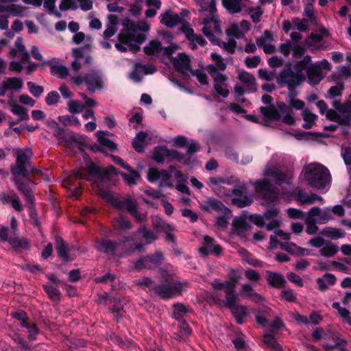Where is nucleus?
Here are the masks:
<instances>
[{
    "label": "nucleus",
    "mask_w": 351,
    "mask_h": 351,
    "mask_svg": "<svg viewBox=\"0 0 351 351\" xmlns=\"http://www.w3.org/2000/svg\"><path fill=\"white\" fill-rule=\"evenodd\" d=\"M201 208L206 211H211L214 210L218 213H230V210L224 206V204L215 199V198H208L207 200L204 201L202 205Z\"/></svg>",
    "instance_id": "c85d7f7f"
},
{
    "label": "nucleus",
    "mask_w": 351,
    "mask_h": 351,
    "mask_svg": "<svg viewBox=\"0 0 351 351\" xmlns=\"http://www.w3.org/2000/svg\"><path fill=\"white\" fill-rule=\"evenodd\" d=\"M240 278L241 274L238 271L232 269L228 274V280L225 281L214 280L211 283L215 291L213 294L217 295L219 291H223L225 296L229 295L230 298H234L236 285ZM229 300H230V299Z\"/></svg>",
    "instance_id": "f8f14e48"
},
{
    "label": "nucleus",
    "mask_w": 351,
    "mask_h": 351,
    "mask_svg": "<svg viewBox=\"0 0 351 351\" xmlns=\"http://www.w3.org/2000/svg\"><path fill=\"white\" fill-rule=\"evenodd\" d=\"M27 87L29 88V92L36 97H38L43 93V88L41 86L37 85L36 84L28 82Z\"/></svg>",
    "instance_id": "69168bd1"
},
{
    "label": "nucleus",
    "mask_w": 351,
    "mask_h": 351,
    "mask_svg": "<svg viewBox=\"0 0 351 351\" xmlns=\"http://www.w3.org/2000/svg\"><path fill=\"white\" fill-rule=\"evenodd\" d=\"M43 0H42V2ZM56 0H44L43 7L51 15H53L57 18H61L62 14L56 8Z\"/></svg>",
    "instance_id": "8fccbe9b"
},
{
    "label": "nucleus",
    "mask_w": 351,
    "mask_h": 351,
    "mask_svg": "<svg viewBox=\"0 0 351 351\" xmlns=\"http://www.w3.org/2000/svg\"><path fill=\"white\" fill-rule=\"evenodd\" d=\"M160 18V22H183L180 21L178 13L173 12L171 9H168L161 14Z\"/></svg>",
    "instance_id": "3c124183"
},
{
    "label": "nucleus",
    "mask_w": 351,
    "mask_h": 351,
    "mask_svg": "<svg viewBox=\"0 0 351 351\" xmlns=\"http://www.w3.org/2000/svg\"><path fill=\"white\" fill-rule=\"evenodd\" d=\"M23 86V82L21 78L8 77L0 84V96L5 95L8 91H19Z\"/></svg>",
    "instance_id": "a878e982"
},
{
    "label": "nucleus",
    "mask_w": 351,
    "mask_h": 351,
    "mask_svg": "<svg viewBox=\"0 0 351 351\" xmlns=\"http://www.w3.org/2000/svg\"><path fill=\"white\" fill-rule=\"evenodd\" d=\"M308 217H311L312 219L317 223H326L329 219L327 210H322L318 207H313L307 214Z\"/></svg>",
    "instance_id": "2f4dec72"
},
{
    "label": "nucleus",
    "mask_w": 351,
    "mask_h": 351,
    "mask_svg": "<svg viewBox=\"0 0 351 351\" xmlns=\"http://www.w3.org/2000/svg\"><path fill=\"white\" fill-rule=\"evenodd\" d=\"M279 210L276 208L267 210L263 215H251L249 219L258 226H263L266 225L267 229L271 230L278 228L280 225L279 221L277 219Z\"/></svg>",
    "instance_id": "dca6fc26"
},
{
    "label": "nucleus",
    "mask_w": 351,
    "mask_h": 351,
    "mask_svg": "<svg viewBox=\"0 0 351 351\" xmlns=\"http://www.w3.org/2000/svg\"><path fill=\"white\" fill-rule=\"evenodd\" d=\"M332 307L337 310L338 314L342 320L351 326V313L346 308L341 306L338 302H334Z\"/></svg>",
    "instance_id": "de8ad7c7"
},
{
    "label": "nucleus",
    "mask_w": 351,
    "mask_h": 351,
    "mask_svg": "<svg viewBox=\"0 0 351 351\" xmlns=\"http://www.w3.org/2000/svg\"><path fill=\"white\" fill-rule=\"evenodd\" d=\"M311 62V57L305 56L302 60L297 62L293 66L287 64L283 70L276 77L277 82L281 86H286L289 92L300 86L306 79L303 71Z\"/></svg>",
    "instance_id": "423d86ee"
},
{
    "label": "nucleus",
    "mask_w": 351,
    "mask_h": 351,
    "mask_svg": "<svg viewBox=\"0 0 351 351\" xmlns=\"http://www.w3.org/2000/svg\"><path fill=\"white\" fill-rule=\"evenodd\" d=\"M343 88V82L339 80L336 75H333L330 78V96L339 95Z\"/></svg>",
    "instance_id": "49530a36"
},
{
    "label": "nucleus",
    "mask_w": 351,
    "mask_h": 351,
    "mask_svg": "<svg viewBox=\"0 0 351 351\" xmlns=\"http://www.w3.org/2000/svg\"><path fill=\"white\" fill-rule=\"evenodd\" d=\"M222 5L230 14H237L242 11V0H222Z\"/></svg>",
    "instance_id": "4c0bfd02"
},
{
    "label": "nucleus",
    "mask_w": 351,
    "mask_h": 351,
    "mask_svg": "<svg viewBox=\"0 0 351 351\" xmlns=\"http://www.w3.org/2000/svg\"><path fill=\"white\" fill-rule=\"evenodd\" d=\"M147 138V134L145 132H141L137 134L132 142L133 147L136 151L138 152H143Z\"/></svg>",
    "instance_id": "a18cd8bd"
},
{
    "label": "nucleus",
    "mask_w": 351,
    "mask_h": 351,
    "mask_svg": "<svg viewBox=\"0 0 351 351\" xmlns=\"http://www.w3.org/2000/svg\"><path fill=\"white\" fill-rule=\"evenodd\" d=\"M171 62L178 72L187 75L193 73L189 57L184 53H179L177 57L171 60Z\"/></svg>",
    "instance_id": "b1692460"
},
{
    "label": "nucleus",
    "mask_w": 351,
    "mask_h": 351,
    "mask_svg": "<svg viewBox=\"0 0 351 351\" xmlns=\"http://www.w3.org/2000/svg\"><path fill=\"white\" fill-rule=\"evenodd\" d=\"M199 252L204 255L209 254L219 255L221 252V248L219 245L216 244L213 238L209 236H204L203 246L199 249Z\"/></svg>",
    "instance_id": "c756f323"
},
{
    "label": "nucleus",
    "mask_w": 351,
    "mask_h": 351,
    "mask_svg": "<svg viewBox=\"0 0 351 351\" xmlns=\"http://www.w3.org/2000/svg\"><path fill=\"white\" fill-rule=\"evenodd\" d=\"M60 99V95L57 91H51L48 93L45 98V102L49 106L56 104Z\"/></svg>",
    "instance_id": "774afa93"
},
{
    "label": "nucleus",
    "mask_w": 351,
    "mask_h": 351,
    "mask_svg": "<svg viewBox=\"0 0 351 351\" xmlns=\"http://www.w3.org/2000/svg\"><path fill=\"white\" fill-rule=\"evenodd\" d=\"M56 248L59 256H60L64 261H69L71 258H69V250L64 243V241L60 237L56 238Z\"/></svg>",
    "instance_id": "79ce46f5"
},
{
    "label": "nucleus",
    "mask_w": 351,
    "mask_h": 351,
    "mask_svg": "<svg viewBox=\"0 0 351 351\" xmlns=\"http://www.w3.org/2000/svg\"><path fill=\"white\" fill-rule=\"evenodd\" d=\"M125 241V237H124L121 243H116L109 239H103L96 242L95 247L98 251L104 252L108 256H121L131 253V252L127 251L130 246L129 245L128 246L124 245Z\"/></svg>",
    "instance_id": "2eb2a0df"
},
{
    "label": "nucleus",
    "mask_w": 351,
    "mask_h": 351,
    "mask_svg": "<svg viewBox=\"0 0 351 351\" xmlns=\"http://www.w3.org/2000/svg\"><path fill=\"white\" fill-rule=\"evenodd\" d=\"M128 171H130L129 174L121 173V176L128 185L131 186L136 184L137 180L140 178L139 173L136 171H134L132 167L131 170Z\"/></svg>",
    "instance_id": "864d4df0"
},
{
    "label": "nucleus",
    "mask_w": 351,
    "mask_h": 351,
    "mask_svg": "<svg viewBox=\"0 0 351 351\" xmlns=\"http://www.w3.org/2000/svg\"><path fill=\"white\" fill-rule=\"evenodd\" d=\"M172 174L178 183L186 182L184 176L180 171L177 170L174 166L169 167V171L167 170L159 171L156 168L150 167L147 171V180L150 182H159L160 187L173 188Z\"/></svg>",
    "instance_id": "6e6552de"
},
{
    "label": "nucleus",
    "mask_w": 351,
    "mask_h": 351,
    "mask_svg": "<svg viewBox=\"0 0 351 351\" xmlns=\"http://www.w3.org/2000/svg\"><path fill=\"white\" fill-rule=\"evenodd\" d=\"M335 110H330V121L337 119L343 124H349L351 119V104H342L337 101L333 102Z\"/></svg>",
    "instance_id": "f3484780"
},
{
    "label": "nucleus",
    "mask_w": 351,
    "mask_h": 351,
    "mask_svg": "<svg viewBox=\"0 0 351 351\" xmlns=\"http://www.w3.org/2000/svg\"><path fill=\"white\" fill-rule=\"evenodd\" d=\"M123 29L119 34V43L116 49L121 52L129 50L136 52L140 45L146 38V34L150 29L149 23H121Z\"/></svg>",
    "instance_id": "39448f33"
},
{
    "label": "nucleus",
    "mask_w": 351,
    "mask_h": 351,
    "mask_svg": "<svg viewBox=\"0 0 351 351\" xmlns=\"http://www.w3.org/2000/svg\"><path fill=\"white\" fill-rule=\"evenodd\" d=\"M250 228V226L247 223L245 218L243 217H237L232 221V233L237 235H242Z\"/></svg>",
    "instance_id": "473e14b6"
},
{
    "label": "nucleus",
    "mask_w": 351,
    "mask_h": 351,
    "mask_svg": "<svg viewBox=\"0 0 351 351\" xmlns=\"http://www.w3.org/2000/svg\"><path fill=\"white\" fill-rule=\"evenodd\" d=\"M162 276L165 283L157 285L156 288H154V293L162 298H171L180 294L184 287L186 286L185 282H174L169 276L165 274H162Z\"/></svg>",
    "instance_id": "4468645a"
},
{
    "label": "nucleus",
    "mask_w": 351,
    "mask_h": 351,
    "mask_svg": "<svg viewBox=\"0 0 351 351\" xmlns=\"http://www.w3.org/2000/svg\"><path fill=\"white\" fill-rule=\"evenodd\" d=\"M26 8L18 4H10L0 6V12H2L0 16V22H8V18L23 17L25 15Z\"/></svg>",
    "instance_id": "5701e85b"
},
{
    "label": "nucleus",
    "mask_w": 351,
    "mask_h": 351,
    "mask_svg": "<svg viewBox=\"0 0 351 351\" xmlns=\"http://www.w3.org/2000/svg\"><path fill=\"white\" fill-rule=\"evenodd\" d=\"M311 246L315 247H323L321 250V254L324 256L328 257L329 256V243L328 241L325 240L322 237L317 236L315 238H313L309 241Z\"/></svg>",
    "instance_id": "c9c22d12"
},
{
    "label": "nucleus",
    "mask_w": 351,
    "mask_h": 351,
    "mask_svg": "<svg viewBox=\"0 0 351 351\" xmlns=\"http://www.w3.org/2000/svg\"><path fill=\"white\" fill-rule=\"evenodd\" d=\"M321 199L319 196L313 193L308 194L302 191H299L298 193V200L302 204H311Z\"/></svg>",
    "instance_id": "c03bdc74"
},
{
    "label": "nucleus",
    "mask_w": 351,
    "mask_h": 351,
    "mask_svg": "<svg viewBox=\"0 0 351 351\" xmlns=\"http://www.w3.org/2000/svg\"><path fill=\"white\" fill-rule=\"evenodd\" d=\"M51 73L53 75L63 78L68 75V69L66 66L62 65H53L51 66Z\"/></svg>",
    "instance_id": "0e129e2a"
},
{
    "label": "nucleus",
    "mask_w": 351,
    "mask_h": 351,
    "mask_svg": "<svg viewBox=\"0 0 351 351\" xmlns=\"http://www.w3.org/2000/svg\"><path fill=\"white\" fill-rule=\"evenodd\" d=\"M8 104L10 107L11 112L18 116L20 121L27 120L29 119V115L23 106L19 105L16 100L11 98L8 100Z\"/></svg>",
    "instance_id": "f704fd0d"
},
{
    "label": "nucleus",
    "mask_w": 351,
    "mask_h": 351,
    "mask_svg": "<svg viewBox=\"0 0 351 351\" xmlns=\"http://www.w3.org/2000/svg\"><path fill=\"white\" fill-rule=\"evenodd\" d=\"M260 112L267 124L272 120H280L287 125H293L295 121L292 110L282 102L278 104L276 108L272 106L261 107Z\"/></svg>",
    "instance_id": "9d476101"
},
{
    "label": "nucleus",
    "mask_w": 351,
    "mask_h": 351,
    "mask_svg": "<svg viewBox=\"0 0 351 351\" xmlns=\"http://www.w3.org/2000/svg\"><path fill=\"white\" fill-rule=\"evenodd\" d=\"M206 9L210 12L211 16L204 19L202 22H219L215 14L217 12L215 0H211Z\"/></svg>",
    "instance_id": "13d9d810"
},
{
    "label": "nucleus",
    "mask_w": 351,
    "mask_h": 351,
    "mask_svg": "<svg viewBox=\"0 0 351 351\" xmlns=\"http://www.w3.org/2000/svg\"><path fill=\"white\" fill-rule=\"evenodd\" d=\"M71 80L75 84L78 86L85 83L88 90L90 93L101 90L104 86L103 77L100 71L96 70L92 71L85 76H72Z\"/></svg>",
    "instance_id": "ddd939ff"
},
{
    "label": "nucleus",
    "mask_w": 351,
    "mask_h": 351,
    "mask_svg": "<svg viewBox=\"0 0 351 351\" xmlns=\"http://www.w3.org/2000/svg\"><path fill=\"white\" fill-rule=\"evenodd\" d=\"M10 53L14 57L20 56L23 61H28L29 60V54L25 50L23 40L21 38H17L15 41V47L12 49Z\"/></svg>",
    "instance_id": "72a5a7b5"
},
{
    "label": "nucleus",
    "mask_w": 351,
    "mask_h": 351,
    "mask_svg": "<svg viewBox=\"0 0 351 351\" xmlns=\"http://www.w3.org/2000/svg\"><path fill=\"white\" fill-rule=\"evenodd\" d=\"M346 59L348 61V64L339 67L337 72L335 74L336 78L342 82L351 75V56H347Z\"/></svg>",
    "instance_id": "a19ab883"
},
{
    "label": "nucleus",
    "mask_w": 351,
    "mask_h": 351,
    "mask_svg": "<svg viewBox=\"0 0 351 351\" xmlns=\"http://www.w3.org/2000/svg\"><path fill=\"white\" fill-rule=\"evenodd\" d=\"M152 226L157 232H163L166 234V240L169 242H174L173 232L175 228L167 223L165 221L158 217L152 219Z\"/></svg>",
    "instance_id": "393cba45"
},
{
    "label": "nucleus",
    "mask_w": 351,
    "mask_h": 351,
    "mask_svg": "<svg viewBox=\"0 0 351 351\" xmlns=\"http://www.w3.org/2000/svg\"><path fill=\"white\" fill-rule=\"evenodd\" d=\"M239 79L241 84L234 87L235 93L241 96L245 92H254L256 90L254 77L245 71H241L239 74Z\"/></svg>",
    "instance_id": "6ab92c4d"
},
{
    "label": "nucleus",
    "mask_w": 351,
    "mask_h": 351,
    "mask_svg": "<svg viewBox=\"0 0 351 351\" xmlns=\"http://www.w3.org/2000/svg\"><path fill=\"white\" fill-rule=\"evenodd\" d=\"M182 24L183 25L182 27V31L185 34L186 38L193 43V46H195V44H198L201 46H204L206 45V41L202 36L195 34L193 29L189 27L186 23Z\"/></svg>",
    "instance_id": "7c9ffc66"
},
{
    "label": "nucleus",
    "mask_w": 351,
    "mask_h": 351,
    "mask_svg": "<svg viewBox=\"0 0 351 351\" xmlns=\"http://www.w3.org/2000/svg\"><path fill=\"white\" fill-rule=\"evenodd\" d=\"M328 169L317 162H311L305 166L302 171L304 180L312 187L323 189L327 183Z\"/></svg>",
    "instance_id": "1a4fd4ad"
},
{
    "label": "nucleus",
    "mask_w": 351,
    "mask_h": 351,
    "mask_svg": "<svg viewBox=\"0 0 351 351\" xmlns=\"http://www.w3.org/2000/svg\"><path fill=\"white\" fill-rule=\"evenodd\" d=\"M274 42L272 34L270 32L267 30L264 32L263 36L257 39L256 44L259 47L263 48L265 53L271 54L276 51Z\"/></svg>",
    "instance_id": "cd10ccee"
},
{
    "label": "nucleus",
    "mask_w": 351,
    "mask_h": 351,
    "mask_svg": "<svg viewBox=\"0 0 351 351\" xmlns=\"http://www.w3.org/2000/svg\"><path fill=\"white\" fill-rule=\"evenodd\" d=\"M263 343L274 351H282V348L275 338L271 335H265L263 339Z\"/></svg>",
    "instance_id": "4d7b16f0"
},
{
    "label": "nucleus",
    "mask_w": 351,
    "mask_h": 351,
    "mask_svg": "<svg viewBox=\"0 0 351 351\" xmlns=\"http://www.w3.org/2000/svg\"><path fill=\"white\" fill-rule=\"evenodd\" d=\"M225 297L226 301L222 300H219L224 303L225 305L231 310L237 322L240 324H242L243 317H245L247 314V307L237 304L238 298L236 295H234V298H230V300H229V295H226Z\"/></svg>",
    "instance_id": "412c9836"
},
{
    "label": "nucleus",
    "mask_w": 351,
    "mask_h": 351,
    "mask_svg": "<svg viewBox=\"0 0 351 351\" xmlns=\"http://www.w3.org/2000/svg\"><path fill=\"white\" fill-rule=\"evenodd\" d=\"M246 188L244 186H239L233 189L232 191H228L223 193L224 195L230 196L234 195V197L232 199V204L239 208H243L250 205L253 202V197L250 195H243L245 192Z\"/></svg>",
    "instance_id": "aec40b11"
},
{
    "label": "nucleus",
    "mask_w": 351,
    "mask_h": 351,
    "mask_svg": "<svg viewBox=\"0 0 351 351\" xmlns=\"http://www.w3.org/2000/svg\"><path fill=\"white\" fill-rule=\"evenodd\" d=\"M292 28L299 32H306L308 29V23H284L283 29L285 32L287 33Z\"/></svg>",
    "instance_id": "680f3d73"
},
{
    "label": "nucleus",
    "mask_w": 351,
    "mask_h": 351,
    "mask_svg": "<svg viewBox=\"0 0 351 351\" xmlns=\"http://www.w3.org/2000/svg\"><path fill=\"white\" fill-rule=\"evenodd\" d=\"M58 121L62 123L64 126L75 125L79 127L80 123L78 119L73 115H62L59 116L58 118Z\"/></svg>",
    "instance_id": "603ef678"
},
{
    "label": "nucleus",
    "mask_w": 351,
    "mask_h": 351,
    "mask_svg": "<svg viewBox=\"0 0 351 351\" xmlns=\"http://www.w3.org/2000/svg\"><path fill=\"white\" fill-rule=\"evenodd\" d=\"M240 295L246 298H249L255 302H259L262 300L260 294L254 292L252 287L250 284H244L242 287Z\"/></svg>",
    "instance_id": "58836bf2"
},
{
    "label": "nucleus",
    "mask_w": 351,
    "mask_h": 351,
    "mask_svg": "<svg viewBox=\"0 0 351 351\" xmlns=\"http://www.w3.org/2000/svg\"><path fill=\"white\" fill-rule=\"evenodd\" d=\"M187 311L186 307L181 303H177L173 306V317L177 319H180Z\"/></svg>",
    "instance_id": "e2e57ef3"
},
{
    "label": "nucleus",
    "mask_w": 351,
    "mask_h": 351,
    "mask_svg": "<svg viewBox=\"0 0 351 351\" xmlns=\"http://www.w3.org/2000/svg\"><path fill=\"white\" fill-rule=\"evenodd\" d=\"M163 261V255L160 252L142 257L134 263V268L137 270L143 269H154L158 267Z\"/></svg>",
    "instance_id": "a211bd4d"
},
{
    "label": "nucleus",
    "mask_w": 351,
    "mask_h": 351,
    "mask_svg": "<svg viewBox=\"0 0 351 351\" xmlns=\"http://www.w3.org/2000/svg\"><path fill=\"white\" fill-rule=\"evenodd\" d=\"M108 134V132H97L96 136L97 137V141L103 149H106L110 151H114L117 149V145L114 143L110 141L105 135Z\"/></svg>",
    "instance_id": "ea45409f"
},
{
    "label": "nucleus",
    "mask_w": 351,
    "mask_h": 351,
    "mask_svg": "<svg viewBox=\"0 0 351 351\" xmlns=\"http://www.w3.org/2000/svg\"><path fill=\"white\" fill-rule=\"evenodd\" d=\"M137 234L141 237V241H137L133 237H125L124 245L128 247V252H133L136 250L141 251L143 249L144 245H149L158 239V234L154 231L147 229L143 226L138 228Z\"/></svg>",
    "instance_id": "9b49d317"
},
{
    "label": "nucleus",
    "mask_w": 351,
    "mask_h": 351,
    "mask_svg": "<svg viewBox=\"0 0 351 351\" xmlns=\"http://www.w3.org/2000/svg\"><path fill=\"white\" fill-rule=\"evenodd\" d=\"M167 153L169 149L165 146H158L154 149L152 158L158 163H162L165 160L167 161Z\"/></svg>",
    "instance_id": "37998d69"
},
{
    "label": "nucleus",
    "mask_w": 351,
    "mask_h": 351,
    "mask_svg": "<svg viewBox=\"0 0 351 351\" xmlns=\"http://www.w3.org/2000/svg\"><path fill=\"white\" fill-rule=\"evenodd\" d=\"M84 108V104L78 100H72L68 103V110L73 114L80 113Z\"/></svg>",
    "instance_id": "bf43d9fd"
},
{
    "label": "nucleus",
    "mask_w": 351,
    "mask_h": 351,
    "mask_svg": "<svg viewBox=\"0 0 351 351\" xmlns=\"http://www.w3.org/2000/svg\"><path fill=\"white\" fill-rule=\"evenodd\" d=\"M136 284L143 288H148L149 290L154 292V288H156L157 285L150 278L144 277L142 279L137 280Z\"/></svg>",
    "instance_id": "052dcab7"
},
{
    "label": "nucleus",
    "mask_w": 351,
    "mask_h": 351,
    "mask_svg": "<svg viewBox=\"0 0 351 351\" xmlns=\"http://www.w3.org/2000/svg\"><path fill=\"white\" fill-rule=\"evenodd\" d=\"M210 57L215 64L208 65L206 70L214 80L215 91L223 97H227L229 95L228 84L226 82L227 77L220 72V71L226 69V65L219 54L212 53Z\"/></svg>",
    "instance_id": "0eeeda50"
},
{
    "label": "nucleus",
    "mask_w": 351,
    "mask_h": 351,
    "mask_svg": "<svg viewBox=\"0 0 351 351\" xmlns=\"http://www.w3.org/2000/svg\"><path fill=\"white\" fill-rule=\"evenodd\" d=\"M302 117L304 121L302 127L305 129L311 128L315 124L317 119V116L308 109H304L302 111Z\"/></svg>",
    "instance_id": "09e8293b"
},
{
    "label": "nucleus",
    "mask_w": 351,
    "mask_h": 351,
    "mask_svg": "<svg viewBox=\"0 0 351 351\" xmlns=\"http://www.w3.org/2000/svg\"><path fill=\"white\" fill-rule=\"evenodd\" d=\"M264 175L271 178L278 186L286 184L285 190L279 194L277 193L267 179L251 182L254 186L256 192L267 203L276 202L279 199H289L294 194L291 186V175L283 173L277 167L267 165Z\"/></svg>",
    "instance_id": "f03ea898"
},
{
    "label": "nucleus",
    "mask_w": 351,
    "mask_h": 351,
    "mask_svg": "<svg viewBox=\"0 0 351 351\" xmlns=\"http://www.w3.org/2000/svg\"><path fill=\"white\" fill-rule=\"evenodd\" d=\"M113 226L115 228L121 230H127L132 228L131 223L125 217H119L114 220Z\"/></svg>",
    "instance_id": "5fc2aeb1"
},
{
    "label": "nucleus",
    "mask_w": 351,
    "mask_h": 351,
    "mask_svg": "<svg viewBox=\"0 0 351 351\" xmlns=\"http://www.w3.org/2000/svg\"><path fill=\"white\" fill-rule=\"evenodd\" d=\"M306 231L309 234H315L317 231V227L316 226L317 223L315 222L311 217L306 215Z\"/></svg>",
    "instance_id": "338daca9"
},
{
    "label": "nucleus",
    "mask_w": 351,
    "mask_h": 351,
    "mask_svg": "<svg viewBox=\"0 0 351 351\" xmlns=\"http://www.w3.org/2000/svg\"><path fill=\"white\" fill-rule=\"evenodd\" d=\"M202 31L204 35L214 45H217L229 53L235 51L237 43L235 38H239L247 32L250 23H232L230 28L226 30V38L220 27V23H204Z\"/></svg>",
    "instance_id": "7ed1b4c3"
},
{
    "label": "nucleus",
    "mask_w": 351,
    "mask_h": 351,
    "mask_svg": "<svg viewBox=\"0 0 351 351\" xmlns=\"http://www.w3.org/2000/svg\"><path fill=\"white\" fill-rule=\"evenodd\" d=\"M16 156V165L11 167V172L15 176H22L26 179V182L23 183L19 180H16V184L19 191L24 195L26 199L29 202H33V196L30 185H32L28 179H27L29 171L34 172V169L31 164V158L33 153L28 148L13 149Z\"/></svg>",
    "instance_id": "20e7f679"
},
{
    "label": "nucleus",
    "mask_w": 351,
    "mask_h": 351,
    "mask_svg": "<svg viewBox=\"0 0 351 351\" xmlns=\"http://www.w3.org/2000/svg\"><path fill=\"white\" fill-rule=\"evenodd\" d=\"M73 175L78 179H84L91 182L94 190L108 203L119 210H127L138 222L147 219L145 214L139 213L136 209V204L130 197L123 200L119 199L108 190L104 187L108 182H113L118 176V173L112 165L104 169L96 167L93 162L87 163V169L80 168L73 171Z\"/></svg>",
    "instance_id": "f257e3e1"
},
{
    "label": "nucleus",
    "mask_w": 351,
    "mask_h": 351,
    "mask_svg": "<svg viewBox=\"0 0 351 351\" xmlns=\"http://www.w3.org/2000/svg\"><path fill=\"white\" fill-rule=\"evenodd\" d=\"M77 8L78 4L75 0H62L59 5L60 12L76 10Z\"/></svg>",
    "instance_id": "6e6d98bb"
},
{
    "label": "nucleus",
    "mask_w": 351,
    "mask_h": 351,
    "mask_svg": "<svg viewBox=\"0 0 351 351\" xmlns=\"http://www.w3.org/2000/svg\"><path fill=\"white\" fill-rule=\"evenodd\" d=\"M267 280L270 285L278 289L282 287L286 282L282 275L272 271L267 272Z\"/></svg>",
    "instance_id": "e433bc0d"
},
{
    "label": "nucleus",
    "mask_w": 351,
    "mask_h": 351,
    "mask_svg": "<svg viewBox=\"0 0 351 351\" xmlns=\"http://www.w3.org/2000/svg\"><path fill=\"white\" fill-rule=\"evenodd\" d=\"M177 48L176 45H171L167 48H163L160 42L152 40L144 47V51L148 56L158 57L160 54H164L169 57Z\"/></svg>",
    "instance_id": "4be33fe9"
},
{
    "label": "nucleus",
    "mask_w": 351,
    "mask_h": 351,
    "mask_svg": "<svg viewBox=\"0 0 351 351\" xmlns=\"http://www.w3.org/2000/svg\"><path fill=\"white\" fill-rule=\"evenodd\" d=\"M306 71L308 82L311 85L319 84L323 79V73L321 66L317 64H311V61L305 69Z\"/></svg>",
    "instance_id": "bb28decb"
}]
</instances>
